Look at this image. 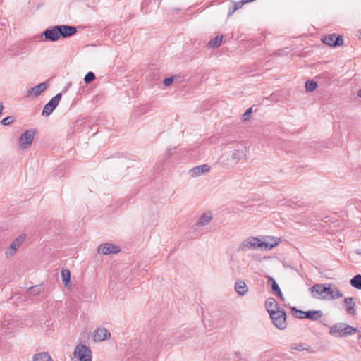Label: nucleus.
Instances as JSON below:
<instances>
[{"label": "nucleus", "instance_id": "f257e3e1", "mask_svg": "<svg viewBox=\"0 0 361 361\" xmlns=\"http://www.w3.org/2000/svg\"><path fill=\"white\" fill-rule=\"evenodd\" d=\"M77 27L68 25H57L45 29L42 33L44 39L49 42H57L60 39H67L75 35Z\"/></svg>", "mask_w": 361, "mask_h": 361}, {"label": "nucleus", "instance_id": "f03ea898", "mask_svg": "<svg viewBox=\"0 0 361 361\" xmlns=\"http://www.w3.org/2000/svg\"><path fill=\"white\" fill-rule=\"evenodd\" d=\"M357 331V328L353 327L346 323H337L331 327L329 333L336 337H346Z\"/></svg>", "mask_w": 361, "mask_h": 361}, {"label": "nucleus", "instance_id": "7ed1b4c3", "mask_svg": "<svg viewBox=\"0 0 361 361\" xmlns=\"http://www.w3.org/2000/svg\"><path fill=\"white\" fill-rule=\"evenodd\" d=\"M331 284L317 283L310 288V290L314 298L329 300Z\"/></svg>", "mask_w": 361, "mask_h": 361}, {"label": "nucleus", "instance_id": "20e7f679", "mask_svg": "<svg viewBox=\"0 0 361 361\" xmlns=\"http://www.w3.org/2000/svg\"><path fill=\"white\" fill-rule=\"evenodd\" d=\"M274 325L280 330H283L287 327L286 312L281 309L279 311L272 312L269 315Z\"/></svg>", "mask_w": 361, "mask_h": 361}, {"label": "nucleus", "instance_id": "39448f33", "mask_svg": "<svg viewBox=\"0 0 361 361\" xmlns=\"http://www.w3.org/2000/svg\"><path fill=\"white\" fill-rule=\"evenodd\" d=\"M73 355L80 361H92V351L89 347L83 344H78L75 346Z\"/></svg>", "mask_w": 361, "mask_h": 361}, {"label": "nucleus", "instance_id": "423d86ee", "mask_svg": "<svg viewBox=\"0 0 361 361\" xmlns=\"http://www.w3.org/2000/svg\"><path fill=\"white\" fill-rule=\"evenodd\" d=\"M62 97L61 93L56 94L52 97L48 103L45 104L43 108L42 115L44 116H49L52 114L54 109L57 107Z\"/></svg>", "mask_w": 361, "mask_h": 361}, {"label": "nucleus", "instance_id": "0eeeda50", "mask_svg": "<svg viewBox=\"0 0 361 361\" xmlns=\"http://www.w3.org/2000/svg\"><path fill=\"white\" fill-rule=\"evenodd\" d=\"M37 133L35 129L27 130L19 137V144L21 149H26L30 145L34 140V136Z\"/></svg>", "mask_w": 361, "mask_h": 361}, {"label": "nucleus", "instance_id": "6e6552de", "mask_svg": "<svg viewBox=\"0 0 361 361\" xmlns=\"http://www.w3.org/2000/svg\"><path fill=\"white\" fill-rule=\"evenodd\" d=\"M25 240V235L21 234L18 235L10 245L5 252L6 257L7 258L13 257L23 243Z\"/></svg>", "mask_w": 361, "mask_h": 361}, {"label": "nucleus", "instance_id": "1a4fd4ad", "mask_svg": "<svg viewBox=\"0 0 361 361\" xmlns=\"http://www.w3.org/2000/svg\"><path fill=\"white\" fill-rule=\"evenodd\" d=\"M322 42L331 47H336L343 44V39L342 35L331 34L324 36L322 39Z\"/></svg>", "mask_w": 361, "mask_h": 361}, {"label": "nucleus", "instance_id": "9d476101", "mask_svg": "<svg viewBox=\"0 0 361 361\" xmlns=\"http://www.w3.org/2000/svg\"><path fill=\"white\" fill-rule=\"evenodd\" d=\"M259 239L256 237H250L244 240L240 245L238 251H247L252 249H258Z\"/></svg>", "mask_w": 361, "mask_h": 361}, {"label": "nucleus", "instance_id": "9b49d317", "mask_svg": "<svg viewBox=\"0 0 361 361\" xmlns=\"http://www.w3.org/2000/svg\"><path fill=\"white\" fill-rule=\"evenodd\" d=\"M121 251L119 247L111 244V243H104L102 244L99 246L97 249V252L99 254L103 255H110V254H117Z\"/></svg>", "mask_w": 361, "mask_h": 361}, {"label": "nucleus", "instance_id": "f8f14e48", "mask_svg": "<svg viewBox=\"0 0 361 361\" xmlns=\"http://www.w3.org/2000/svg\"><path fill=\"white\" fill-rule=\"evenodd\" d=\"M111 334L109 331L106 328H99L94 331L93 334V338L95 341H102L109 338Z\"/></svg>", "mask_w": 361, "mask_h": 361}, {"label": "nucleus", "instance_id": "ddd939ff", "mask_svg": "<svg viewBox=\"0 0 361 361\" xmlns=\"http://www.w3.org/2000/svg\"><path fill=\"white\" fill-rule=\"evenodd\" d=\"M279 238H272L271 242H264L259 240L258 249L261 250H269L279 244Z\"/></svg>", "mask_w": 361, "mask_h": 361}, {"label": "nucleus", "instance_id": "4468645a", "mask_svg": "<svg viewBox=\"0 0 361 361\" xmlns=\"http://www.w3.org/2000/svg\"><path fill=\"white\" fill-rule=\"evenodd\" d=\"M210 166L207 164L200 165L195 166L189 171V173L192 177H197L208 172Z\"/></svg>", "mask_w": 361, "mask_h": 361}, {"label": "nucleus", "instance_id": "2eb2a0df", "mask_svg": "<svg viewBox=\"0 0 361 361\" xmlns=\"http://www.w3.org/2000/svg\"><path fill=\"white\" fill-rule=\"evenodd\" d=\"M265 307L269 315L271 314V313H272V312L279 311L280 310H281L276 300L271 297L268 298L266 300Z\"/></svg>", "mask_w": 361, "mask_h": 361}, {"label": "nucleus", "instance_id": "dca6fc26", "mask_svg": "<svg viewBox=\"0 0 361 361\" xmlns=\"http://www.w3.org/2000/svg\"><path fill=\"white\" fill-rule=\"evenodd\" d=\"M343 304L346 305V312L348 314L350 315H355L356 314V310H355V305L356 303L355 302V299L353 297H348L345 298L343 300Z\"/></svg>", "mask_w": 361, "mask_h": 361}, {"label": "nucleus", "instance_id": "f3484780", "mask_svg": "<svg viewBox=\"0 0 361 361\" xmlns=\"http://www.w3.org/2000/svg\"><path fill=\"white\" fill-rule=\"evenodd\" d=\"M267 283L269 285L271 286L272 292L276 293L277 295L280 298V299L284 300L283 295L275 279L271 276H269Z\"/></svg>", "mask_w": 361, "mask_h": 361}, {"label": "nucleus", "instance_id": "a211bd4d", "mask_svg": "<svg viewBox=\"0 0 361 361\" xmlns=\"http://www.w3.org/2000/svg\"><path fill=\"white\" fill-rule=\"evenodd\" d=\"M322 316L323 313L321 310H308L306 311L304 319L315 322L319 320Z\"/></svg>", "mask_w": 361, "mask_h": 361}, {"label": "nucleus", "instance_id": "6ab92c4d", "mask_svg": "<svg viewBox=\"0 0 361 361\" xmlns=\"http://www.w3.org/2000/svg\"><path fill=\"white\" fill-rule=\"evenodd\" d=\"M49 84L48 82H42L32 88H31L28 93L33 92L35 97H38L42 92L47 90Z\"/></svg>", "mask_w": 361, "mask_h": 361}, {"label": "nucleus", "instance_id": "aec40b11", "mask_svg": "<svg viewBox=\"0 0 361 361\" xmlns=\"http://www.w3.org/2000/svg\"><path fill=\"white\" fill-rule=\"evenodd\" d=\"M235 290L240 295H245L248 292V287L243 281H238L235 283Z\"/></svg>", "mask_w": 361, "mask_h": 361}, {"label": "nucleus", "instance_id": "412c9836", "mask_svg": "<svg viewBox=\"0 0 361 361\" xmlns=\"http://www.w3.org/2000/svg\"><path fill=\"white\" fill-rule=\"evenodd\" d=\"M212 219V214L210 212L204 213L200 216L198 221L195 224L197 226H202L207 225Z\"/></svg>", "mask_w": 361, "mask_h": 361}, {"label": "nucleus", "instance_id": "4be33fe9", "mask_svg": "<svg viewBox=\"0 0 361 361\" xmlns=\"http://www.w3.org/2000/svg\"><path fill=\"white\" fill-rule=\"evenodd\" d=\"M61 277L64 286L69 288L71 286V271L68 269H63Z\"/></svg>", "mask_w": 361, "mask_h": 361}, {"label": "nucleus", "instance_id": "5701e85b", "mask_svg": "<svg viewBox=\"0 0 361 361\" xmlns=\"http://www.w3.org/2000/svg\"><path fill=\"white\" fill-rule=\"evenodd\" d=\"M290 349L291 350H298V351L306 350V351L310 352V353H312L313 352V350L311 349V348L309 345H307L306 344L302 343H293L290 345Z\"/></svg>", "mask_w": 361, "mask_h": 361}, {"label": "nucleus", "instance_id": "b1692460", "mask_svg": "<svg viewBox=\"0 0 361 361\" xmlns=\"http://www.w3.org/2000/svg\"><path fill=\"white\" fill-rule=\"evenodd\" d=\"M224 35H217L208 42L207 46L213 49L217 48L221 44Z\"/></svg>", "mask_w": 361, "mask_h": 361}, {"label": "nucleus", "instance_id": "393cba45", "mask_svg": "<svg viewBox=\"0 0 361 361\" xmlns=\"http://www.w3.org/2000/svg\"><path fill=\"white\" fill-rule=\"evenodd\" d=\"M33 361H53L48 354L46 352H42L37 353L33 357Z\"/></svg>", "mask_w": 361, "mask_h": 361}, {"label": "nucleus", "instance_id": "a878e982", "mask_svg": "<svg viewBox=\"0 0 361 361\" xmlns=\"http://www.w3.org/2000/svg\"><path fill=\"white\" fill-rule=\"evenodd\" d=\"M246 156L245 152L243 149L242 150H235L232 156L231 159L234 161L235 163H238L240 159L245 158Z\"/></svg>", "mask_w": 361, "mask_h": 361}, {"label": "nucleus", "instance_id": "bb28decb", "mask_svg": "<svg viewBox=\"0 0 361 361\" xmlns=\"http://www.w3.org/2000/svg\"><path fill=\"white\" fill-rule=\"evenodd\" d=\"M350 283L353 287L361 290V274H357L353 276L350 279Z\"/></svg>", "mask_w": 361, "mask_h": 361}, {"label": "nucleus", "instance_id": "cd10ccee", "mask_svg": "<svg viewBox=\"0 0 361 361\" xmlns=\"http://www.w3.org/2000/svg\"><path fill=\"white\" fill-rule=\"evenodd\" d=\"M329 296L330 300L342 298L343 294L337 287H334V288L330 287V293H329Z\"/></svg>", "mask_w": 361, "mask_h": 361}, {"label": "nucleus", "instance_id": "c85d7f7f", "mask_svg": "<svg viewBox=\"0 0 361 361\" xmlns=\"http://www.w3.org/2000/svg\"><path fill=\"white\" fill-rule=\"evenodd\" d=\"M43 290L42 285L34 286L27 290V293L31 295H38Z\"/></svg>", "mask_w": 361, "mask_h": 361}, {"label": "nucleus", "instance_id": "c756f323", "mask_svg": "<svg viewBox=\"0 0 361 361\" xmlns=\"http://www.w3.org/2000/svg\"><path fill=\"white\" fill-rule=\"evenodd\" d=\"M317 87V83L313 80H307L305 82V89L307 92H313Z\"/></svg>", "mask_w": 361, "mask_h": 361}, {"label": "nucleus", "instance_id": "7c9ffc66", "mask_svg": "<svg viewBox=\"0 0 361 361\" xmlns=\"http://www.w3.org/2000/svg\"><path fill=\"white\" fill-rule=\"evenodd\" d=\"M306 311H303L301 310L298 309L295 307H291V314L293 317L298 318V319H304L305 314Z\"/></svg>", "mask_w": 361, "mask_h": 361}, {"label": "nucleus", "instance_id": "2f4dec72", "mask_svg": "<svg viewBox=\"0 0 361 361\" xmlns=\"http://www.w3.org/2000/svg\"><path fill=\"white\" fill-rule=\"evenodd\" d=\"M95 79V75L93 72H88L84 78V81L86 84L91 83Z\"/></svg>", "mask_w": 361, "mask_h": 361}, {"label": "nucleus", "instance_id": "473e14b6", "mask_svg": "<svg viewBox=\"0 0 361 361\" xmlns=\"http://www.w3.org/2000/svg\"><path fill=\"white\" fill-rule=\"evenodd\" d=\"M15 121V118L13 116H7L1 120V124L4 126H7L13 123Z\"/></svg>", "mask_w": 361, "mask_h": 361}, {"label": "nucleus", "instance_id": "72a5a7b5", "mask_svg": "<svg viewBox=\"0 0 361 361\" xmlns=\"http://www.w3.org/2000/svg\"><path fill=\"white\" fill-rule=\"evenodd\" d=\"M252 113V108H248L243 115V121H246L249 120L250 114Z\"/></svg>", "mask_w": 361, "mask_h": 361}, {"label": "nucleus", "instance_id": "f704fd0d", "mask_svg": "<svg viewBox=\"0 0 361 361\" xmlns=\"http://www.w3.org/2000/svg\"><path fill=\"white\" fill-rule=\"evenodd\" d=\"M245 4H246V1L241 0L238 2H233V6L234 7V9L237 11V10L240 9V8H242V6Z\"/></svg>", "mask_w": 361, "mask_h": 361}, {"label": "nucleus", "instance_id": "c9c22d12", "mask_svg": "<svg viewBox=\"0 0 361 361\" xmlns=\"http://www.w3.org/2000/svg\"><path fill=\"white\" fill-rule=\"evenodd\" d=\"M173 80H174V78L173 76L166 78L164 80L163 84L164 86L168 87L173 83Z\"/></svg>", "mask_w": 361, "mask_h": 361}, {"label": "nucleus", "instance_id": "e433bc0d", "mask_svg": "<svg viewBox=\"0 0 361 361\" xmlns=\"http://www.w3.org/2000/svg\"><path fill=\"white\" fill-rule=\"evenodd\" d=\"M176 148H173V149H169L166 152V154H165V157H166V159H168L169 157H170L173 151L175 150Z\"/></svg>", "mask_w": 361, "mask_h": 361}, {"label": "nucleus", "instance_id": "4c0bfd02", "mask_svg": "<svg viewBox=\"0 0 361 361\" xmlns=\"http://www.w3.org/2000/svg\"><path fill=\"white\" fill-rule=\"evenodd\" d=\"M236 11V10L234 9V7L232 6L229 8V11H228V16H232L235 12Z\"/></svg>", "mask_w": 361, "mask_h": 361}, {"label": "nucleus", "instance_id": "58836bf2", "mask_svg": "<svg viewBox=\"0 0 361 361\" xmlns=\"http://www.w3.org/2000/svg\"><path fill=\"white\" fill-rule=\"evenodd\" d=\"M235 355L236 357L240 359L241 358V353L240 352H235Z\"/></svg>", "mask_w": 361, "mask_h": 361}, {"label": "nucleus", "instance_id": "ea45409f", "mask_svg": "<svg viewBox=\"0 0 361 361\" xmlns=\"http://www.w3.org/2000/svg\"><path fill=\"white\" fill-rule=\"evenodd\" d=\"M3 104L2 103L0 102V115L2 114V110H3Z\"/></svg>", "mask_w": 361, "mask_h": 361}, {"label": "nucleus", "instance_id": "a19ab883", "mask_svg": "<svg viewBox=\"0 0 361 361\" xmlns=\"http://www.w3.org/2000/svg\"><path fill=\"white\" fill-rule=\"evenodd\" d=\"M275 54V55H277V56H281V55H282V54L281 53V51H280V50H279L278 51L275 52V54Z\"/></svg>", "mask_w": 361, "mask_h": 361}, {"label": "nucleus", "instance_id": "79ce46f5", "mask_svg": "<svg viewBox=\"0 0 361 361\" xmlns=\"http://www.w3.org/2000/svg\"><path fill=\"white\" fill-rule=\"evenodd\" d=\"M357 96H358L359 97H361V89L358 91V92H357Z\"/></svg>", "mask_w": 361, "mask_h": 361}, {"label": "nucleus", "instance_id": "37998d69", "mask_svg": "<svg viewBox=\"0 0 361 361\" xmlns=\"http://www.w3.org/2000/svg\"><path fill=\"white\" fill-rule=\"evenodd\" d=\"M358 338H359V339H361V335H360V336H359Z\"/></svg>", "mask_w": 361, "mask_h": 361}]
</instances>
